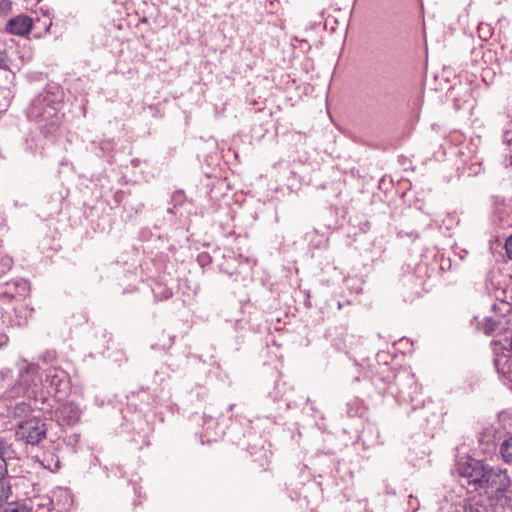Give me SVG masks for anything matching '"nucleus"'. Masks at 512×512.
Masks as SVG:
<instances>
[{"label": "nucleus", "mask_w": 512, "mask_h": 512, "mask_svg": "<svg viewBox=\"0 0 512 512\" xmlns=\"http://www.w3.org/2000/svg\"><path fill=\"white\" fill-rule=\"evenodd\" d=\"M456 472L474 491H483L489 498H503L509 492L512 478L500 465L466 457L456 464Z\"/></svg>", "instance_id": "obj_1"}, {"label": "nucleus", "mask_w": 512, "mask_h": 512, "mask_svg": "<svg viewBox=\"0 0 512 512\" xmlns=\"http://www.w3.org/2000/svg\"><path fill=\"white\" fill-rule=\"evenodd\" d=\"M13 266V259L9 256H3L0 258V279L6 275Z\"/></svg>", "instance_id": "obj_17"}, {"label": "nucleus", "mask_w": 512, "mask_h": 512, "mask_svg": "<svg viewBox=\"0 0 512 512\" xmlns=\"http://www.w3.org/2000/svg\"><path fill=\"white\" fill-rule=\"evenodd\" d=\"M81 416V408L72 401L60 403L54 413V417L60 426H73L80 421Z\"/></svg>", "instance_id": "obj_7"}, {"label": "nucleus", "mask_w": 512, "mask_h": 512, "mask_svg": "<svg viewBox=\"0 0 512 512\" xmlns=\"http://www.w3.org/2000/svg\"><path fill=\"white\" fill-rule=\"evenodd\" d=\"M463 512H486V508L475 499H470L465 502Z\"/></svg>", "instance_id": "obj_14"}, {"label": "nucleus", "mask_w": 512, "mask_h": 512, "mask_svg": "<svg viewBox=\"0 0 512 512\" xmlns=\"http://www.w3.org/2000/svg\"><path fill=\"white\" fill-rule=\"evenodd\" d=\"M52 503H53V500H51L49 498L45 499V502L37 504V509L35 512H48L49 506Z\"/></svg>", "instance_id": "obj_20"}, {"label": "nucleus", "mask_w": 512, "mask_h": 512, "mask_svg": "<svg viewBox=\"0 0 512 512\" xmlns=\"http://www.w3.org/2000/svg\"><path fill=\"white\" fill-rule=\"evenodd\" d=\"M168 212H170V213H174L173 208H169V209H168Z\"/></svg>", "instance_id": "obj_34"}, {"label": "nucleus", "mask_w": 512, "mask_h": 512, "mask_svg": "<svg viewBox=\"0 0 512 512\" xmlns=\"http://www.w3.org/2000/svg\"><path fill=\"white\" fill-rule=\"evenodd\" d=\"M223 259L224 261L219 264V268L229 276L240 274L242 272L241 268L249 265L247 258H244L242 255H236L232 250L223 254Z\"/></svg>", "instance_id": "obj_8"}, {"label": "nucleus", "mask_w": 512, "mask_h": 512, "mask_svg": "<svg viewBox=\"0 0 512 512\" xmlns=\"http://www.w3.org/2000/svg\"><path fill=\"white\" fill-rule=\"evenodd\" d=\"M8 340V336L5 333L0 332V348L5 346L8 343Z\"/></svg>", "instance_id": "obj_26"}, {"label": "nucleus", "mask_w": 512, "mask_h": 512, "mask_svg": "<svg viewBox=\"0 0 512 512\" xmlns=\"http://www.w3.org/2000/svg\"><path fill=\"white\" fill-rule=\"evenodd\" d=\"M198 262L200 263L201 266H204L211 262V258L209 256V254H207V253H201L198 256Z\"/></svg>", "instance_id": "obj_22"}, {"label": "nucleus", "mask_w": 512, "mask_h": 512, "mask_svg": "<svg viewBox=\"0 0 512 512\" xmlns=\"http://www.w3.org/2000/svg\"><path fill=\"white\" fill-rule=\"evenodd\" d=\"M42 106V100L36 99L31 109V116L37 118V122L40 124L42 131L45 134L54 133L60 124L59 116L57 115L54 107H48L44 112H40Z\"/></svg>", "instance_id": "obj_4"}, {"label": "nucleus", "mask_w": 512, "mask_h": 512, "mask_svg": "<svg viewBox=\"0 0 512 512\" xmlns=\"http://www.w3.org/2000/svg\"><path fill=\"white\" fill-rule=\"evenodd\" d=\"M503 360V358H496L494 359V365L499 373L505 374V371L503 368H500V363Z\"/></svg>", "instance_id": "obj_28"}, {"label": "nucleus", "mask_w": 512, "mask_h": 512, "mask_svg": "<svg viewBox=\"0 0 512 512\" xmlns=\"http://www.w3.org/2000/svg\"><path fill=\"white\" fill-rule=\"evenodd\" d=\"M505 163H506L507 167H511L512 168V155H509L508 157H506Z\"/></svg>", "instance_id": "obj_31"}, {"label": "nucleus", "mask_w": 512, "mask_h": 512, "mask_svg": "<svg viewBox=\"0 0 512 512\" xmlns=\"http://www.w3.org/2000/svg\"><path fill=\"white\" fill-rule=\"evenodd\" d=\"M502 358L504 359V362H505V363H508V360H507V359H505V357H502Z\"/></svg>", "instance_id": "obj_38"}, {"label": "nucleus", "mask_w": 512, "mask_h": 512, "mask_svg": "<svg viewBox=\"0 0 512 512\" xmlns=\"http://www.w3.org/2000/svg\"><path fill=\"white\" fill-rule=\"evenodd\" d=\"M32 24V18L20 15L10 19L6 24L5 30L12 35L25 36L30 33Z\"/></svg>", "instance_id": "obj_9"}, {"label": "nucleus", "mask_w": 512, "mask_h": 512, "mask_svg": "<svg viewBox=\"0 0 512 512\" xmlns=\"http://www.w3.org/2000/svg\"><path fill=\"white\" fill-rule=\"evenodd\" d=\"M45 424L38 418L20 421L17 425L16 436L26 443L36 445L46 437Z\"/></svg>", "instance_id": "obj_2"}, {"label": "nucleus", "mask_w": 512, "mask_h": 512, "mask_svg": "<svg viewBox=\"0 0 512 512\" xmlns=\"http://www.w3.org/2000/svg\"><path fill=\"white\" fill-rule=\"evenodd\" d=\"M11 493V484L9 483L8 479H0V505L8 501Z\"/></svg>", "instance_id": "obj_13"}, {"label": "nucleus", "mask_w": 512, "mask_h": 512, "mask_svg": "<svg viewBox=\"0 0 512 512\" xmlns=\"http://www.w3.org/2000/svg\"><path fill=\"white\" fill-rule=\"evenodd\" d=\"M393 386L394 385H389L388 389L390 391L391 394H394V393H397V395L403 399L406 398V395H405V392L403 390H398V391H394L393 389Z\"/></svg>", "instance_id": "obj_25"}, {"label": "nucleus", "mask_w": 512, "mask_h": 512, "mask_svg": "<svg viewBox=\"0 0 512 512\" xmlns=\"http://www.w3.org/2000/svg\"><path fill=\"white\" fill-rule=\"evenodd\" d=\"M499 322L492 317H486L483 323V331L486 335L493 334L498 328Z\"/></svg>", "instance_id": "obj_18"}, {"label": "nucleus", "mask_w": 512, "mask_h": 512, "mask_svg": "<svg viewBox=\"0 0 512 512\" xmlns=\"http://www.w3.org/2000/svg\"><path fill=\"white\" fill-rule=\"evenodd\" d=\"M346 413L349 417H356L360 415L362 404L359 399H353L352 401L348 402Z\"/></svg>", "instance_id": "obj_15"}, {"label": "nucleus", "mask_w": 512, "mask_h": 512, "mask_svg": "<svg viewBox=\"0 0 512 512\" xmlns=\"http://www.w3.org/2000/svg\"><path fill=\"white\" fill-rule=\"evenodd\" d=\"M499 452L502 460L509 465H512V436L505 439L500 447Z\"/></svg>", "instance_id": "obj_12"}, {"label": "nucleus", "mask_w": 512, "mask_h": 512, "mask_svg": "<svg viewBox=\"0 0 512 512\" xmlns=\"http://www.w3.org/2000/svg\"><path fill=\"white\" fill-rule=\"evenodd\" d=\"M7 466V460H4V458L0 457V479L6 478L8 474Z\"/></svg>", "instance_id": "obj_21"}, {"label": "nucleus", "mask_w": 512, "mask_h": 512, "mask_svg": "<svg viewBox=\"0 0 512 512\" xmlns=\"http://www.w3.org/2000/svg\"><path fill=\"white\" fill-rule=\"evenodd\" d=\"M11 6L10 0H0V10H7Z\"/></svg>", "instance_id": "obj_27"}, {"label": "nucleus", "mask_w": 512, "mask_h": 512, "mask_svg": "<svg viewBox=\"0 0 512 512\" xmlns=\"http://www.w3.org/2000/svg\"><path fill=\"white\" fill-rule=\"evenodd\" d=\"M0 379H1V380H4V379H5V377H4V373H2V372H0Z\"/></svg>", "instance_id": "obj_33"}, {"label": "nucleus", "mask_w": 512, "mask_h": 512, "mask_svg": "<svg viewBox=\"0 0 512 512\" xmlns=\"http://www.w3.org/2000/svg\"><path fill=\"white\" fill-rule=\"evenodd\" d=\"M29 282L22 278L0 279V298L16 299L25 297L29 292Z\"/></svg>", "instance_id": "obj_6"}, {"label": "nucleus", "mask_w": 512, "mask_h": 512, "mask_svg": "<svg viewBox=\"0 0 512 512\" xmlns=\"http://www.w3.org/2000/svg\"><path fill=\"white\" fill-rule=\"evenodd\" d=\"M502 142L510 150H512V122L507 125L503 131Z\"/></svg>", "instance_id": "obj_19"}, {"label": "nucleus", "mask_w": 512, "mask_h": 512, "mask_svg": "<svg viewBox=\"0 0 512 512\" xmlns=\"http://www.w3.org/2000/svg\"><path fill=\"white\" fill-rule=\"evenodd\" d=\"M502 358L504 359V362H505V363H508V360H507V359H505V357H502Z\"/></svg>", "instance_id": "obj_37"}, {"label": "nucleus", "mask_w": 512, "mask_h": 512, "mask_svg": "<svg viewBox=\"0 0 512 512\" xmlns=\"http://www.w3.org/2000/svg\"><path fill=\"white\" fill-rule=\"evenodd\" d=\"M482 29H483L482 27L478 28L479 33H481Z\"/></svg>", "instance_id": "obj_36"}, {"label": "nucleus", "mask_w": 512, "mask_h": 512, "mask_svg": "<svg viewBox=\"0 0 512 512\" xmlns=\"http://www.w3.org/2000/svg\"><path fill=\"white\" fill-rule=\"evenodd\" d=\"M7 412L9 417L15 419H24L28 417L32 412V407L25 401L16 402L13 405L7 406Z\"/></svg>", "instance_id": "obj_11"}, {"label": "nucleus", "mask_w": 512, "mask_h": 512, "mask_svg": "<svg viewBox=\"0 0 512 512\" xmlns=\"http://www.w3.org/2000/svg\"><path fill=\"white\" fill-rule=\"evenodd\" d=\"M420 279L414 275L405 277L402 283V296L405 302H412L420 296Z\"/></svg>", "instance_id": "obj_10"}, {"label": "nucleus", "mask_w": 512, "mask_h": 512, "mask_svg": "<svg viewBox=\"0 0 512 512\" xmlns=\"http://www.w3.org/2000/svg\"><path fill=\"white\" fill-rule=\"evenodd\" d=\"M123 195H124V193H123L122 191H117V192L115 193V196H114L115 201H116V202H120V201H121V199H122V197H123Z\"/></svg>", "instance_id": "obj_30"}, {"label": "nucleus", "mask_w": 512, "mask_h": 512, "mask_svg": "<svg viewBox=\"0 0 512 512\" xmlns=\"http://www.w3.org/2000/svg\"><path fill=\"white\" fill-rule=\"evenodd\" d=\"M31 503L33 504V501H31ZM32 508H33V505L31 506V508L29 509V512H33L32 511Z\"/></svg>", "instance_id": "obj_35"}, {"label": "nucleus", "mask_w": 512, "mask_h": 512, "mask_svg": "<svg viewBox=\"0 0 512 512\" xmlns=\"http://www.w3.org/2000/svg\"><path fill=\"white\" fill-rule=\"evenodd\" d=\"M8 68V58L5 52L0 51V69Z\"/></svg>", "instance_id": "obj_23"}, {"label": "nucleus", "mask_w": 512, "mask_h": 512, "mask_svg": "<svg viewBox=\"0 0 512 512\" xmlns=\"http://www.w3.org/2000/svg\"><path fill=\"white\" fill-rule=\"evenodd\" d=\"M13 453L14 450L12 448V444H10L5 438L0 437V457L7 460L8 458H11Z\"/></svg>", "instance_id": "obj_16"}, {"label": "nucleus", "mask_w": 512, "mask_h": 512, "mask_svg": "<svg viewBox=\"0 0 512 512\" xmlns=\"http://www.w3.org/2000/svg\"><path fill=\"white\" fill-rule=\"evenodd\" d=\"M45 382L59 398L65 396L70 389L69 375L59 367H49L46 369Z\"/></svg>", "instance_id": "obj_5"}, {"label": "nucleus", "mask_w": 512, "mask_h": 512, "mask_svg": "<svg viewBox=\"0 0 512 512\" xmlns=\"http://www.w3.org/2000/svg\"><path fill=\"white\" fill-rule=\"evenodd\" d=\"M505 249L507 256L512 260V235L506 240Z\"/></svg>", "instance_id": "obj_24"}, {"label": "nucleus", "mask_w": 512, "mask_h": 512, "mask_svg": "<svg viewBox=\"0 0 512 512\" xmlns=\"http://www.w3.org/2000/svg\"><path fill=\"white\" fill-rule=\"evenodd\" d=\"M491 309H492L493 311H496V309H497V304H493Z\"/></svg>", "instance_id": "obj_32"}, {"label": "nucleus", "mask_w": 512, "mask_h": 512, "mask_svg": "<svg viewBox=\"0 0 512 512\" xmlns=\"http://www.w3.org/2000/svg\"><path fill=\"white\" fill-rule=\"evenodd\" d=\"M40 368L35 363H28L23 361V366L19 370V383L14 385L9 391L6 392L7 398H13L24 392L23 386H35L40 379Z\"/></svg>", "instance_id": "obj_3"}, {"label": "nucleus", "mask_w": 512, "mask_h": 512, "mask_svg": "<svg viewBox=\"0 0 512 512\" xmlns=\"http://www.w3.org/2000/svg\"><path fill=\"white\" fill-rule=\"evenodd\" d=\"M184 195L182 192H175L172 195V201H181L183 199Z\"/></svg>", "instance_id": "obj_29"}]
</instances>
